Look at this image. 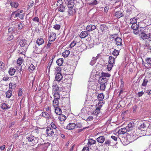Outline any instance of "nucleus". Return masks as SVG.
<instances>
[{
	"instance_id": "obj_1",
	"label": "nucleus",
	"mask_w": 151,
	"mask_h": 151,
	"mask_svg": "<svg viewBox=\"0 0 151 151\" xmlns=\"http://www.w3.org/2000/svg\"><path fill=\"white\" fill-rule=\"evenodd\" d=\"M86 48V46L82 41H79L77 43L76 51L79 52H82Z\"/></svg>"
},
{
	"instance_id": "obj_2",
	"label": "nucleus",
	"mask_w": 151,
	"mask_h": 151,
	"mask_svg": "<svg viewBox=\"0 0 151 151\" xmlns=\"http://www.w3.org/2000/svg\"><path fill=\"white\" fill-rule=\"evenodd\" d=\"M15 14V18L17 17H18L21 19H23L24 14L23 10H21L17 12H13L11 14V17H13L14 15Z\"/></svg>"
},
{
	"instance_id": "obj_3",
	"label": "nucleus",
	"mask_w": 151,
	"mask_h": 151,
	"mask_svg": "<svg viewBox=\"0 0 151 151\" xmlns=\"http://www.w3.org/2000/svg\"><path fill=\"white\" fill-rule=\"evenodd\" d=\"M115 142H114L112 139H106L104 142L103 144V145L104 146L109 148V146H114Z\"/></svg>"
},
{
	"instance_id": "obj_4",
	"label": "nucleus",
	"mask_w": 151,
	"mask_h": 151,
	"mask_svg": "<svg viewBox=\"0 0 151 151\" xmlns=\"http://www.w3.org/2000/svg\"><path fill=\"white\" fill-rule=\"evenodd\" d=\"M26 139L29 142H32L33 145H35L37 142L38 141L36 140V138L34 136L30 135L27 137Z\"/></svg>"
},
{
	"instance_id": "obj_5",
	"label": "nucleus",
	"mask_w": 151,
	"mask_h": 151,
	"mask_svg": "<svg viewBox=\"0 0 151 151\" xmlns=\"http://www.w3.org/2000/svg\"><path fill=\"white\" fill-rule=\"evenodd\" d=\"M46 134L48 136H51L53 135L54 132L52 129L49 127H47L45 131Z\"/></svg>"
},
{
	"instance_id": "obj_6",
	"label": "nucleus",
	"mask_w": 151,
	"mask_h": 151,
	"mask_svg": "<svg viewBox=\"0 0 151 151\" xmlns=\"http://www.w3.org/2000/svg\"><path fill=\"white\" fill-rule=\"evenodd\" d=\"M68 12L69 16L74 15L76 12V8L72 7L68 8Z\"/></svg>"
},
{
	"instance_id": "obj_7",
	"label": "nucleus",
	"mask_w": 151,
	"mask_h": 151,
	"mask_svg": "<svg viewBox=\"0 0 151 151\" xmlns=\"http://www.w3.org/2000/svg\"><path fill=\"white\" fill-rule=\"evenodd\" d=\"M56 38V34L53 32L50 33L48 39L49 41L50 42L54 41Z\"/></svg>"
},
{
	"instance_id": "obj_8",
	"label": "nucleus",
	"mask_w": 151,
	"mask_h": 151,
	"mask_svg": "<svg viewBox=\"0 0 151 151\" xmlns=\"http://www.w3.org/2000/svg\"><path fill=\"white\" fill-rule=\"evenodd\" d=\"M107 29L108 27L105 25L102 24L100 26V27L99 28V30L100 32L104 33Z\"/></svg>"
},
{
	"instance_id": "obj_9",
	"label": "nucleus",
	"mask_w": 151,
	"mask_h": 151,
	"mask_svg": "<svg viewBox=\"0 0 151 151\" xmlns=\"http://www.w3.org/2000/svg\"><path fill=\"white\" fill-rule=\"evenodd\" d=\"M134 127V123L133 122H129L127 124V126L126 127L128 131L130 130H131L133 129V128Z\"/></svg>"
},
{
	"instance_id": "obj_10",
	"label": "nucleus",
	"mask_w": 151,
	"mask_h": 151,
	"mask_svg": "<svg viewBox=\"0 0 151 151\" xmlns=\"http://www.w3.org/2000/svg\"><path fill=\"white\" fill-rule=\"evenodd\" d=\"M146 124V123H143L141 124L138 127V129L141 131H145L147 129Z\"/></svg>"
},
{
	"instance_id": "obj_11",
	"label": "nucleus",
	"mask_w": 151,
	"mask_h": 151,
	"mask_svg": "<svg viewBox=\"0 0 151 151\" xmlns=\"http://www.w3.org/2000/svg\"><path fill=\"white\" fill-rule=\"evenodd\" d=\"M96 26L92 24L88 25L86 27V29L87 31L91 32L96 29Z\"/></svg>"
},
{
	"instance_id": "obj_12",
	"label": "nucleus",
	"mask_w": 151,
	"mask_h": 151,
	"mask_svg": "<svg viewBox=\"0 0 151 151\" xmlns=\"http://www.w3.org/2000/svg\"><path fill=\"white\" fill-rule=\"evenodd\" d=\"M44 40L42 38V37L40 36L38 37L36 43L38 45H40L44 44Z\"/></svg>"
},
{
	"instance_id": "obj_13",
	"label": "nucleus",
	"mask_w": 151,
	"mask_h": 151,
	"mask_svg": "<svg viewBox=\"0 0 151 151\" xmlns=\"http://www.w3.org/2000/svg\"><path fill=\"white\" fill-rule=\"evenodd\" d=\"M19 41V45L22 47H27L28 45L27 44V40L25 39L20 40H18Z\"/></svg>"
},
{
	"instance_id": "obj_14",
	"label": "nucleus",
	"mask_w": 151,
	"mask_h": 151,
	"mask_svg": "<svg viewBox=\"0 0 151 151\" xmlns=\"http://www.w3.org/2000/svg\"><path fill=\"white\" fill-rule=\"evenodd\" d=\"M68 1L67 6L68 8L75 7L74 6L75 3L74 0H67Z\"/></svg>"
},
{
	"instance_id": "obj_15",
	"label": "nucleus",
	"mask_w": 151,
	"mask_h": 151,
	"mask_svg": "<svg viewBox=\"0 0 151 151\" xmlns=\"http://www.w3.org/2000/svg\"><path fill=\"white\" fill-rule=\"evenodd\" d=\"M145 49H147L151 51V41H146L145 45Z\"/></svg>"
},
{
	"instance_id": "obj_16",
	"label": "nucleus",
	"mask_w": 151,
	"mask_h": 151,
	"mask_svg": "<svg viewBox=\"0 0 151 151\" xmlns=\"http://www.w3.org/2000/svg\"><path fill=\"white\" fill-rule=\"evenodd\" d=\"M98 81L100 84H105L107 82L106 77H103L101 76L99 78Z\"/></svg>"
},
{
	"instance_id": "obj_17",
	"label": "nucleus",
	"mask_w": 151,
	"mask_h": 151,
	"mask_svg": "<svg viewBox=\"0 0 151 151\" xmlns=\"http://www.w3.org/2000/svg\"><path fill=\"white\" fill-rule=\"evenodd\" d=\"M9 89L12 91L15 89L17 86L16 83L14 82H11L9 84Z\"/></svg>"
},
{
	"instance_id": "obj_18",
	"label": "nucleus",
	"mask_w": 151,
	"mask_h": 151,
	"mask_svg": "<svg viewBox=\"0 0 151 151\" xmlns=\"http://www.w3.org/2000/svg\"><path fill=\"white\" fill-rule=\"evenodd\" d=\"M130 136L132 138V139L131 140L132 142L134 140H136L138 138V136L137 134H136L135 132L133 131L132 132H131L130 133Z\"/></svg>"
},
{
	"instance_id": "obj_19",
	"label": "nucleus",
	"mask_w": 151,
	"mask_h": 151,
	"mask_svg": "<svg viewBox=\"0 0 151 151\" xmlns=\"http://www.w3.org/2000/svg\"><path fill=\"white\" fill-rule=\"evenodd\" d=\"M116 45H121L122 43V40L120 38L117 37L115 39Z\"/></svg>"
},
{
	"instance_id": "obj_20",
	"label": "nucleus",
	"mask_w": 151,
	"mask_h": 151,
	"mask_svg": "<svg viewBox=\"0 0 151 151\" xmlns=\"http://www.w3.org/2000/svg\"><path fill=\"white\" fill-rule=\"evenodd\" d=\"M76 127V124L74 123L69 124L66 127V128L69 130L74 129Z\"/></svg>"
},
{
	"instance_id": "obj_21",
	"label": "nucleus",
	"mask_w": 151,
	"mask_h": 151,
	"mask_svg": "<svg viewBox=\"0 0 151 151\" xmlns=\"http://www.w3.org/2000/svg\"><path fill=\"white\" fill-rule=\"evenodd\" d=\"M52 106L53 107H58L59 106V103L58 100L54 99L52 101Z\"/></svg>"
},
{
	"instance_id": "obj_22",
	"label": "nucleus",
	"mask_w": 151,
	"mask_h": 151,
	"mask_svg": "<svg viewBox=\"0 0 151 151\" xmlns=\"http://www.w3.org/2000/svg\"><path fill=\"white\" fill-rule=\"evenodd\" d=\"M88 35L87 31H82L80 33L79 36L81 38H85Z\"/></svg>"
},
{
	"instance_id": "obj_23",
	"label": "nucleus",
	"mask_w": 151,
	"mask_h": 151,
	"mask_svg": "<svg viewBox=\"0 0 151 151\" xmlns=\"http://www.w3.org/2000/svg\"><path fill=\"white\" fill-rule=\"evenodd\" d=\"M41 114L43 117L45 118L47 120H48L51 118L50 115L46 112H42Z\"/></svg>"
},
{
	"instance_id": "obj_24",
	"label": "nucleus",
	"mask_w": 151,
	"mask_h": 151,
	"mask_svg": "<svg viewBox=\"0 0 151 151\" xmlns=\"http://www.w3.org/2000/svg\"><path fill=\"white\" fill-rule=\"evenodd\" d=\"M115 16L118 19L122 17L123 16V14L122 13L121 11L116 12L115 13Z\"/></svg>"
},
{
	"instance_id": "obj_25",
	"label": "nucleus",
	"mask_w": 151,
	"mask_h": 151,
	"mask_svg": "<svg viewBox=\"0 0 151 151\" xmlns=\"http://www.w3.org/2000/svg\"><path fill=\"white\" fill-rule=\"evenodd\" d=\"M96 140L98 142L102 143L105 140V137L104 136H100Z\"/></svg>"
},
{
	"instance_id": "obj_26",
	"label": "nucleus",
	"mask_w": 151,
	"mask_h": 151,
	"mask_svg": "<svg viewBox=\"0 0 151 151\" xmlns=\"http://www.w3.org/2000/svg\"><path fill=\"white\" fill-rule=\"evenodd\" d=\"M63 76L61 73H57L55 77V79L58 81H60L61 80Z\"/></svg>"
},
{
	"instance_id": "obj_27",
	"label": "nucleus",
	"mask_w": 151,
	"mask_h": 151,
	"mask_svg": "<svg viewBox=\"0 0 151 151\" xmlns=\"http://www.w3.org/2000/svg\"><path fill=\"white\" fill-rule=\"evenodd\" d=\"M16 72V70L13 68H11L8 71L9 75L12 76L14 75Z\"/></svg>"
},
{
	"instance_id": "obj_28",
	"label": "nucleus",
	"mask_w": 151,
	"mask_h": 151,
	"mask_svg": "<svg viewBox=\"0 0 151 151\" xmlns=\"http://www.w3.org/2000/svg\"><path fill=\"white\" fill-rule=\"evenodd\" d=\"M5 94L6 97L7 98H10L12 95V91L10 89H9L6 92Z\"/></svg>"
},
{
	"instance_id": "obj_29",
	"label": "nucleus",
	"mask_w": 151,
	"mask_h": 151,
	"mask_svg": "<svg viewBox=\"0 0 151 151\" xmlns=\"http://www.w3.org/2000/svg\"><path fill=\"white\" fill-rule=\"evenodd\" d=\"M55 111V113L58 115H60L62 113V111L61 109L59 107V106H58V107L54 108Z\"/></svg>"
},
{
	"instance_id": "obj_30",
	"label": "nucleus",
	"mask_w": 151,
	"mask_h": 151,
	"mask_svg": "<svg viewBox=\"0 0 151 151\" xmlns=\"http://www.w3.org/2000/svg\"><path fill=\"white\" fill-rule=\"evenodd\" d=\"M127 131L126 128H123L119 130L118 133L119 134H124L127 132Z\"/></svg>"
},
{
	"instance_id": "obj_31",
	"label": "nucleus",
	"mask_w": 151,
	"mask_h": 151,
	"mask_svg": "<svg viewBox=\"0 0 151 151\" xmlns=\"http://www.w3.org/2000/svg\"><path fill=\"white\" fill-rule=\"evenodd\" d=\"M1 108L3 109L6 110L9 109L10 107V106L8 105L7 104H6L5 103H2L1 104Z\"/></svg>"
},
{
	"instance_id": "obj_32",
	"label": "nucleus",
	"mask_w": 151,
	"mask_h": 151,
	"mask_svg": "<svg viewBox=\"0 0 151 151\" xmlns=\"http://www.w3.org/2000/svg\"><path fill=\"white\" fill-rule=\"evenodd\" d=\"M70 53V52L69 50H66L62 53V55L64 57L66 58L69 55Z\"/></svg>"
},
{
	"instance_id": "obj_33",
	"label": "nucleus",
	"mask_w": 151,
	"mask_h": 151,
	"mask_svg": "<svg viewBox=\"0 0 151 151\" xmlns=\"http://www.w3.org/2000/svg\"><path fill=\"white\" fill-rule=\"evenodd\" d=\"M96 140H93L92 139H88V146L95 144Z\"/></svg>"
},
{
	"instance_id": "obj_34",
	"label": "nucleus",
	"mask_w": 151,
	"mask_h": 151,
	"mask_svg": "<svg viewBox=\"0 0 151 151\" xmlns=\"http://www.w3.org/2000/svg\"><path fill=\"white\" fill-rule=\"evenodd\" d=\"M115 61V58L113 57L110 56L109 57V60H108V63L113 65Z\"/></svg>"
},
{
	"instance_id": "obj_35",
	"label": "nucleus",
	"mask_w": 151,
	"mask_h": 151,
	"mask_svg": "<svg viewBox=\"0 0 151 151\" xmlns=\"http://www.w3.org/2000/svg\"><path fill=\"white\" fill-rule=\"evenodd\" d=\"M35 66L33 64H31L30 65L29 67V71L31 73L35 69Z\"/></svg>"
},
{
	"instance_id": "obj_36",
	"label": "nucleus",
	"mask_w": 151,
	"mask_h": 151,
	"mask_svg": "<svg viewBox=\"0 0 151 151\" xmlns=\"http://www.w3.org/2000/svg\"><path fill=\"white\" fill-rule=\"evenodd\" d=\"M63 62V58H59L56 61V63L59 66H61L62 65Z\"/></svg>"
},
{
	"instance_id": "obj_37",
	"label": "nucleus",
	"mask_w": 151,
	"mask_h": 151,
	"mask_svg": "<svg viewBox=\"0 0 151 151\" xmlns=\"http://www.w3.org/2000/svg\"><path fill=\"white\" fill-rule=\"evenodd\" d=\"M60 116L58 117L60 121H63L66 119V116L63 114H61L59 115Z\"/></svg>"
},
{
	"instance_id": "obj_38",
	"label": "nucleus",
	"mask_w": 151,
	"mask_h": 151,
	"mask_svg": "<svg viewBox=\"0 0 151 151\" xmlns=\"http://www.w3.org/2000/svg\"><path fill=\"white\" fill-rule=\"evenodd\" d=\"M100 109H101L100 107L96 108V109L93 111V114L96 115H98L100 112Z\"/></svg>"
},
{
	"instance_id": "obj_39",
	"label": "nucleus",
	"mask_w": 151,
	"mask_h": 151,
	"mask_svg": "<svg viewBox=\"0 0 151 151\" xmlns=\"http://www.w3.org/2000/svg\"><path fill=\"white\" fill-rule=\"evenodd\" d=\"M104 97V95L102 93L99 94L97 96L98 99L99 101H102Z\"/></svg>"
},
{
	"instance_id": "obj_40",
	"label": "nucleus",
	"mask_w": 151,
	"mask_h": 151,
	"mask_svg": "<svg viewBox=\"0 0 151 151\" xmlns=\"http://www.w3.org/2000/svg\"><path fill=\"white\" fill-rule=\"evenodd\" d=\"M58 8V11L59 12H63L65 11V7L63 5H61Z\"/></svg>"
},
{
	"instance_id": "obj_41",
	"label": "nucleus",
	"mask_w": 151,
	"mask_h": 151,
	"mask_svg": "<svg viewBox=\"0 0 151 151\" xmlns=\"http://www.w3.org/2000/svg\"><path fill=\"white\" fill-rule=\"evenodd\" d=\"M54 99L58 100L60 99V96L59 93L58 92H54L53 94Z\"/></svg>"
},
{
	"instance_id": "obj_42",
	"label": "nucleus",
	"mask_w": 151,
	"mask_h": 151,
	"mask_svg": "<svg viewBox=\"0 0 151 151\" xmlns=\"http://www.w3.org/2000/svg\"><path fill=\"white\" fill-rule=\"evenodd\" d=\"M10 4L12 7L15 8H16L18 5V3L14 1L11 2L10 3Z\"/></svg>"
},
{
	"instance_id": "obj_43",
	"label": "nucleus",
	"mask_w": 151,
	"mask_h": 151,
	"mask_svg": "<svg viewBox=\"0 0 151 151\" xmlns=\"http://www.w3.org/2000/svg\"><path fill=\"white\" fill-rule=\"evenodd\" d=\"M5 70V64L1 61H0V70L3 71Z\"/></svg>"
},
{
	"instance_id": "obj_44",
	"label": "nucleus",
	"mask_w": 151,
	"mask_h": 151,
	"mask_svg": "<svg viewBox=\"0 0 151 151\" xmlns=\"http://www.w3.org/2000/svg\"><path fill=\"white\" fill-rule=\"evenodd\" d=\"M52 88L53 91H54V92H57V91L59 89L58 86L56 84H54L52 86Z\"/></svg>"
},
{
	"instance_id": "obj_45",
	"label": "nucleus",
	"mask_w": 151,
	"mask_h": 151,
	"mask_svg": "<svg viewBox=\"0 0 151 151\" xmlns=\"http://www.w3.org/2000/svg\"><path fill=\"white\" fill-rule=\"evenodd\" d=\"M145 61L148 66L150 67V68H151V58H147L145 60Z\"/></svg>"
},
{
	"instance_id": "obj_46",
	"label": "nucleus",
	"mask_w": 151,
	"mask_h": 151,
	"mask_svg": "<svg viewBox=\"0 0 151 151\" xmlns=\"http://www.w3.org/2000/svg\"><path fill=\"white\" fill-rule=\"evenodd\" d=\"M34 3L32 1L29 2L28 4V6L27 7V9H29L31 8L34 5Z\"/></svg>"
},
{
	"instance_id": "obj_47",
	"label": "nucleus",
	"mask_w": 151,
	"mask_h": 151,
	"mask_svg": "<svg viewBox=\"0 0 151 151\" xmlns=\"http://www.w3.org/2000/svg\"><path fill=\"white\" fill-rule=\"evenodd\" d=\"M139 26L137 25V23H134L132 24L131 26V28L133 29H138Z\"/></svg>"
},
{
	"instance_id": "obj_48",
	"label": "nucleus",
	"mask_w": 151,
	"mask_h": 151,
	"mask_svg": "<svg viewBox=\"0 0 151 151\" xmlns=\"http://www.w3.org/2000/svg\"><path fill=\"white\" fill-rule=\"evenodd\" d=\"M111 76V75L108 73H106L104 72H102L101 73V76L103 77H109Z\"/></svg>"
},
{
	"instance_id": "obj_49",
	"label": "nucleus",
	"mask_w": 151,
	"mask_h": 151,
	"mask_svg": "<svg viewBox=\"0 0 151 151\" xmlns=\"http://www.w3.org/2000/svg\"><path fill=\"white\" fill-rule=\"evenodd\" d=\"M141 36L143 40L147 39V34L146 35L145 33L143 32L141 34Z\"/></svg>"
},
{
	"instance_id": "obj_50",
	"label": "nucleus",
	"mask_w": 151,
	"mask_h": 151,
	"mask_svg": "<svg viewBox=\"0 0 151 151\" xmlns=\"http://www.w3.org/2000/svg\"><path fill=\"white\" fill-rule=\"evenodd\" d=\"M119 52L118 50H116L115 49L112 52V54L114 56H116V57L119 55Z\"/></svg>"
},
{
	"instance_id": "obj_51",
	"label": "nucleus",
	"mask_w": 151,
	"mask_h": 151,
	"mask_svg": "<svg viewBox=\"0 0 151 151\" xmlns=\"http://www.w3.org/2000/svg\"><path fill=\"white\" fill-rule=\"evenodd\" d=\"M23 61V59L22 58L20 57L17 60V64L19 65H21Z\"/></svg>"
},
{
	"instance_id": "obj_52",
	"label": "nucleus",
	"mask_w": 151,
	"mask_h": 151,
	"mask_svg": "<svg viewBox=\"0 0 151 151\" xmlns=\"http://www.w3.org/2000/svg\"><path fill=\"white\" fill-rule=\"evenodd\" d=\"M50 126L53 129H55L57 128V126L54 122H52L50 124Z\"/></svg>"
},
{
	"instance_id": "obj_53",
	"label": "nucleus",
	"mask_w": 151,
	"mask_h": 151,
	"mask_svg": "<svg viewBox=\"0 0 151 151\" xmlns=\"http://www.w3.org/2000/svg\"><path fill=\"white\" fill-rule=\"evenodd\" d=\"M148 82V80L146 79H144L143 81V82L142 84V86L145 87L147 86V84Z\"/></svg>"
},
{
	"instance_id": "obj_54",
	"label": "nucleus",
	"mask_w": 151,
	"mask_h": 151,
	"mask_svg": "<svg viewBox=\"0 0 151 151\" xmlns=\"http://www.w3.org/2000/svg\"><path fill=\"white\" fill-rule=\"evenodd\" d=\"M10 77H8L7 75H6L5 76H4L2 79V81L6 82L8 81Z\"/></svg>"
},
{
	"instance_id": "obj_55",
	"label": "nucleus",
	"mask_w": 151,
	"mask_h": 151,
	"mask_svg": "<svg viewBox=\"0 0 151 151\" xmlns=\"http://www.w3.org/2000/svg\"><path fill=\"white\" fill-rule=\"evenodd\" d=\"M113 66V65L109 63L108 65H107V69L108 71H110L111 70Z\"/></svg>"
},
{
	"instance_id": "obj_56",
	"label": "nucleus",
	"mask_w": 151,
	"mask_h": 151,
	"mask_svg": "<svg viewBox=\"0 0 151 151\" xmlns=\"http://www.w3.org/2000/svg\"><path fill=\"white\" fill-rule=\"evenodd\" d=\"M77 45L76 42L74 40L73 41L70 43L69 45V47L70 48H72L74 46L76 45Z\"/></svg>"
},
{
	"instance_id": "obj_57",
	"label": "nucleus",
	"mask_w": 151,
	"mask_h": 151,
	"mask_svg": "<svg viewBox=\"0 0 151 151\" xmlns=\"http://www.w3.org/2000/svg\"><path fill=\"white\" fill-rule=\"evenodd\" d=\"M137 22L136 19L134 18H132L130 20V23L132 24L134 23H137Z\"/></svg>"
},
{
	"instance_id": "obj_58",
	"label": "nucleus",
	"mask_w": 151,
	"mask_h": 151,
	"mask_svg": "<svg viewBox=\"0 0 151 151\" xmlns=\"http://www.w3.org/2000/svg\"><path fill=\"white\" fill-rule=\"evenodd\" d=\"M105 84H100L101 85L100 86V89L101 90L104 91V90L106 86Z\"/></svg>"
},
{
	"instance_id": "obj_59",
	"label": "nucleus",
	"mask_w": 151,
	"mask_h": 151,
	"mask_svg": "<svg viewBox=\"0 0 151 151\" xmlns=\"http://www.w3.org/2000/svg\"><path fill=\"white\" fill-rule=\"evenodd\" d=\"M60 27V26L59 24H55L53 26V28L55 29L59 30Z\"/></svg>"
},
{
	"instance_id": "obj_60",
	"label": "nucleus",
	"mask_w": 151,
	"mask_h": 151,
	"mask_svg": "<svg viewBox=\"0 0 151 151\" xmlns=\"http://www.w3.org/2000/svg\"><path fill=\"white\" fill-rule=\"evenodd\" d=\"M76 128H81L82 127V126L81 123H78L76 124Z\"/></svg>"
},
{
	"instance_id": "obj_61",
	"label": "nucleus",
	"mask_w": 151,
	"mask_h": 151,
	"mask_svg": "<svg viewBox=\"0 0 151 151\" xmlns=\"http://www.w3.org/2000/svg\"><path fill=\"white\" fill-rule=\"evenodd\" d=\"M55 73H60V72L61 71V68L60 67L56 68L55 69Z\"/></svg>"
},
{
	"instance_id": "obj_62",
	"label": "nucleus",
	"mask_w": 151,
	"mask_h": 151,
	"mask_svg": "<svg viewBox=\"0 0 151 151\" xmlns=\"http://www.w3.org/2000/svg\"><path fill=\"white\" fill-rule=\"evenodd\" d=\"M33 21L35 22H36L39 23V19L38 17H34L33 19Z\"/></svg>"
},
{
	"instance_id": "obj_63",
	"label": "nucleus",
	"mask_w": 151,
	"mask_h": 151,
	"mask_svg": "<svg viewBox=\"0 0 151 151\" xmlns=\"http://www.w3.org/2000/svg\"><path fill=\"white\" fill-rule=\"evenodd\" d=\"M22 94V90L21 88H19L18 92V96H21Z\"/></svg>"
},
{
	"instance_id": "obj_64",
	"label": "nucleus",
	"mask_w": 151,
	"mask_h": 151,
	"mask_svg": "<svg viewBox=\"0 0 151 151\" xmlns=\"http://www.w3.org/2000/svg\"><path fill=\"white\" fill-rule=\"evenodd\" d=\"M12 143H11L10 145L9 146V147H8L7 151H12L13 150V147L12 149Z\"/></svg>"
}]
</instances>
